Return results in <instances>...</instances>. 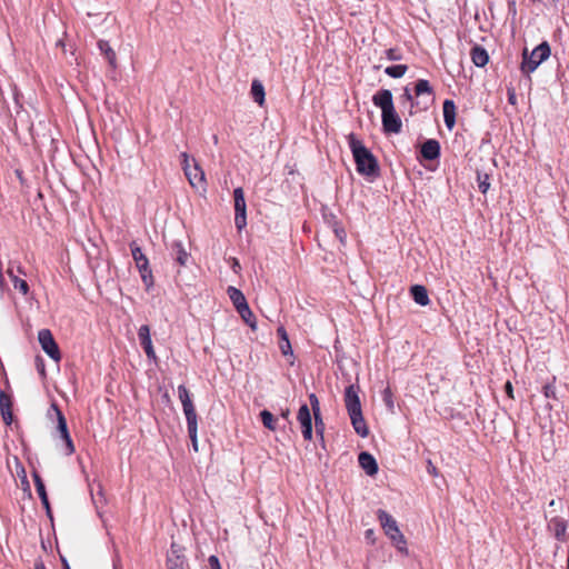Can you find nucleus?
<instances>
[{
	"mask_svg": "<svg viewBox=\"0 0 569 569\" xmlns=\"http://www.w3.org/2000/svg\"><path fill=\"white\" fill-rule=\"evenodd\" d=\"M356 169L359 174L368 178H377L380 173L379 162L376 156L357 138L355 133L347 136Z\"/></svg>",
	"mask_w": 569,
	"mask_h": 569,
	"instance_id": "nucleus-1",
	"label": "nucleus"
},
{
	"mask_svg": "<svg viewBox=\"0 0 569 569\" xmlns=\"http://www.w3.org/2000/svg\"><path fill=\"white\" fill-rule=\"evenodd\" d=\"M372 103L381 110L382 128L386 133H400L402 121L396 111L392 92L380 89L372 96Z\"/></svg>",
	"mask_w": 569,
	"mask_h": 569,
	"instance_id": "nucleus-2",
	"label": "nucleus"
},
{
	"mask_svg": "<svg viewBox=\"0 0 569 569\" xmlns=\"http://www.w3.org/2000/svg\"><path fill=\"white\" fill-rule=\"evenodd\" d=\"M178 397L182 405V410L187 420L188 435L192 443V449L198 452V415L191 400L190 392L184 385L178 387Z\"/></svg>",
	"mask_w": 569,
	"mask_h": 569,
	"instance_id": "nucleus-3",
	"label": "nucleus"
},
{
	"mask_svg": "<svg viewBox=\"0 0 569 569\" xmlns=\"http://www.w3.org/2000/svg\"><path fill=\"white\" fill-rule=\"evenodd\" d=\"M378 520L385 531V533L390 538L393 546L403 553H408L407 549V540L402 532L400 531L396 519L389 515L385 510H378L377 512Z\"/></svg>",
	"mask_w": 569,
	"mask_h": 569,
	"instance_id": "nucleus-4",
	"label": "nucleus"
},
{
	"mask_svg": "<svg viewBox=\"0 0 569 569\" xmlns=\"http://www.w3.org/2000/svg\"><path fill=\"white\" fill-rule=\"evenodd\" d=\"M550 46L547 41H543L537 46L530 54L528 53V50L525 49L522 52V62L520 67L521 71L527 74L533 72L540 63L550 57Z\"/></svg>",
	"mask_w": 569,
	"mask_h": 569,
	"instance_id": "nucleus-5",
	"label": "nucleus"
},
{
	"mask_svg": "<svg viewBox=\"0 0 569 569\" xmlns=\"http://www.w3.org/2000/svg\"><path fill=\"white\" fill-rule=\"evenodd\" d=\"M130 250L132 258L136 262V267L138 268L142 282L144 283L147 289H150L153 286V276L152 270L149 266L148 258L143 254L141 248L137 244L136 241L130 243Z\"/></svg>",
	"mask_w": 569,
	"mask_h": 569,
	"instance_id": "nucleus-6",
	"label": "nucleus"
},
{
	"mask_svg": "<svg viewBox=\"0 0 569 569\" xmlns=\"http://www.w3.org/2000/svg\"><path fill=\"white\" fill-rule=\"evenodd\" d=\"M182 157V168L184 171L186 177L189 180V183L193 188L206 190V178L204 172L200 168V166L193 160V166L191 167L189 163V156L188 153L183 152L181 154Z\"/></svg>",
	"mask_w": 569,
	"mask_h": 569,
	"instance_id": "nucleus-7",
	"label": "nucleus"
},
{
	"mask_svg": "<svg viewBox=\"0 0 569 569\" xmlns=\"http://www.w3.org/2000/svg\"><path fill=\"white\" fill-rule=\"evenodd\" d=\"M51 408L57 416V430L59 431L61 439L64 441V453L67 456H71L76 448L68 430L66 417L56 403H53Z\"/></svg>",
	"mask_w": 569,
	"mask_h": 569,
	"instance_id": "nucleus-8",
	"label": "nucleus"
},
{
	"mask_svg": "<svg viewBox=\"0 0 569 569\" xmlns=\"http://www.w3.org/2000/svg\"><path fill=\"white\" fill-rule=\"evenodd\" d=\"M38 340L42 350L54 361L61 360L59 347L49 329H41L38 332Z\"/></svg>",
	"mask_w": 569,
	"mask_h": 569,
	"instance_id": "nucleus-9",
	"label": "nucleus"
},
{
	"mask_svg": "<svg viewBox=\"0 0 569 569\" xmlns=\"http://www.w3.org/2000/svg\"><path fill=\"white\" fill-rule=\"evenodd\" d=\"M234 198V224L236 228L241 231L247 226L246 216V199L242 188H237L233 191Z\"/></svg>",
	"mask_w": 569,
	"mask_h": 569,
	"instance_id": "nucleus-10",
	"label": "nucleus"
},
{
	"mask_svg": "<svg viewBox=\"0 0 569 569\" xmlns=\"http://www.w3.org/2000/svg\"><path fill=\"white\" fill-rule=\"evenodd\" d=\"M297 420L300 423L303 439L307 441L312 440V419L308 405L303 403L297 415Z\"/></svg>",
	"mask_w": 569,
	"mask_h": 569,
	"instance_id": "nucleus-11",
	"label": "nucleus"
},
{
	"mask_svg": "<svg viewBox=\"0 0 569 569\" xmlns=\"http://www.w3.org/2000/svg\"><path fill=\"white\" fill-rule=\"evenodd\" d=\"M167 568L187 569V561L182 555V548L176 542H172L170 546V551L167 556Z\"/></svg>",
	"mask_w": 569,
	"mask_h": 569,
	"instance_id": "nucleus-12",
	"label": "nucleus"
},
{
	"mask_svg": "<svg viewBox=\"0 0 569 569\" xmlns=\"http://www.w3.org/2000/svg\"><path fill=\"white\" fill-rule=\"evenodd\" d=\"M567 527L568 521L565 518L558 516L552 517L547 523L548 531L551 532L553 537L561 542L567 540Z\"/></svg>",
	"mask_w": 569,
	"mask_h": 569,
	"instance_id": "nucleus-13",
	"label": "nucleus"
},
{
	"mask_svg": "<svg viewBox=\"0 0 569 569\" xmlns=\"http://www.w3.org/2000/svg\"><path fill=\"white\" fill-rule=\"evenodd\" d=\"M345 405L348 413L361 411V403L359 399V387L350 385L345 390Z\"/></svg>",
	"mask_w": 569,
	"mask_h": 569,
	"instance_id": "nucleus-14",
	"label": "nucleus"
},
{
	"mask_svg": "<svg viewBox=\"0 0 569 569\" xmlns=\"http://www.w3.org/2000/svg\"><path fill=\"white\" fill-rule=\"evenodd\" d=\"M138 337H139L140 345H141L142 349L144 350L147 357L149 359L154 360L157 357H156V351L153 349L151 337H150V327L147 325L141 326L138 331Z\"/></svg>",
	"mask_w": 569,
	"mask_h": 569,
	"instance_id": "nucleus-15",
	"label": "nucleus"
},
{
	"mask_svg": "<svg viewBox=\"0 0 569 569\" xmlns=\"http://www.w3.org/2000/svg\"><path fill=\"white\" fill-rule=\"evenodd\" d=\"M310 407L315 417L316 433L323 437L325 422L321 417L320 402L315 393L309 395Z\"/></svg>",
	"mask_w": 569,
	"mask_h": 569,
	"instance_id": "nucleus-16",
	"label": "nucleus"
},
{
	"mask_svg": "<svg viewBox=\"0 0 569 569\" xmlns=\"http://www.w3.org/2000/svg\"><path fill=\"white\" fill-rule=\"evenodd\" d=\"M421 156L426 160H435L440 157V143L436 139H428L420 149Z\"/></svg>",
	"mask_w": 569,
	"mask_h": 569,
	"instance_id": "nucleus-17",
	"label": "nucleus"
},
{
	"mask_svg": "<svg viewBox=\"0 0 569 569\" xmlns=\"http://www.w3.org/2000/svg\"><path fill=\"white\" fill-rule=\"evenodd\" d=\"M32 478H33V482H34V487H36L37 493H38V496H39V498L41 500V503L46 508L47 515L49 517H51L50 502H49V498H48V495H47V490H46L43 480L40 477V475L37 473V472L32 473Z\"/></svg>",
	"mask_w": 569,
	"mask_h": 569,
	"instance_id": "nucleus-18",
	"label": "nucleus"
},
{
	"mask_svg": "<svg viewBox=\"0 0 569 569\" xmlns=\"http://www.w3.org/2000/svg\"><path fill=\"white\" fill-rule=\"evenodd\" d=\"M358 462L367 475L375 476L378 472V463L371 453L366 451L360 452L358 456Z\"/></svg>",
	"mask_w": 569,
	"mask_h": 569,
	"instance_id": "nucleus-19",
	"label": "nucleus"
},
{
	"mask_svg": "<svg viewBox=\"0 0 569 569\" xmlns=\"http://www.w3.org/2000/svg\"><path fill=\"white\" fill-rule=\"evenodd\" d=\"M355 431L362 438L369 435V429L361 411L348 413Z\"/></svg>",
	"mask_w": 569,
	"mask_h": 569,
	"instance_id": "nucleus-20",
	"label": "nucleus"
},
{
	"mask_svg": "<svg viewBox=\"0 0 569 569\" xmlns=\"http://www.w3.org/2000/svg\"><path fill=\"white\" fill-rule=\"evenodd\" d=\"M277 335L279 337V349H280L281 353L284 357L289 356L290 358H292V360H290V363L293 365V352H292L291 343H290V340H289L286 329L283 327H279L277 329Z\"/></svg>",
	"mask_w": 569,
	"mask_h": 569,
	"instance_id": "nucleus-21",
	"label": "nucleus"
},
{
	"mask_svg": "<svg viewBox=\"0 0 569 569\" xmlns=\"http://www.w3.org/2000/svg\"><path fill=\"white\" fill-rule=\"evenodd\" d=\"M0 412L6 425L12 422V401L4 391L0 392Z\"/></svg>",
	"mask_w": 569,
	"mask_h": 569,
	"instance_id": "nucleus-22",
	"label": "nucleus"
},
{
	"mask_svg": "<svg viewBox=\"0 0 569 569\" xmlns=\"http://www.w3.org/2000/svg\"><path fill=\"white\" fill-rule=\"evenodd\" d=\"M445 124L452 130L456 124V104L452 100H445L442 106Z\"/></svg>",
	"mask_w": 569,
	"mask_h": 569,
	"instance_id": "nucleus-23",
	"label": "nucleus"
},
{
	"mask_svg": "<svg viewBox=\"0 0 569 569\" xmlns=\"http://www.w3.org/2000/svg\"><path fill=\"white\" fill-rule=\"evenodd\" d=\"M410 293L416 303L425 307L430 303L428 291L425 286L415 284L410 288Z\"/></svg>",
	"mask_w": 569,
	"mask_h": 569,
	"instance_id": "nucleus-24",
	"label": "nucleus"
},
{
	"mask_svg": "<svg viewBox=\"0 0 569 569\" xmlns=\"http://www.w3.org/2000/svg\"><path fill=\"white\" fill-rule=\"evenodd\" d=\"M470 57H471L472 62L477 67H485L489 61V56H488L487 50L478 44H476L471 48Z\"/></svg>",
	"mask_w": 569,
	"mask_h": 569,
	"instance_id": "nucleus-25",
	"label": "nucleus"
},
{
	"mask_svg": "<svg viewBox=\"0 0 569 569\" xmlns=\"http://www.w3.org/2000/svg\"><path fill=\"white\" fill-rule=\"evenodd\" d=\"M98 48H99L100 52L107 59V61L110 64V67L116 69L117 68V54H116L114 50L111 48L109 41H107V40H99L98 41Z\"/></svg>",
	"mask_w": 569,
	"mask_h": 569,
	"instance_id": "nucleus-26",
	"label": "nucleus"
},
{
	"mask_svg": "<svg viewBox=\"0 0 569 569\" xmlns=\"http://www.w3.org/2000/svg\"><path fill=\"white\" fill-rule=\"evenodd\" d=\"M227 293H228L230 300L232 301L237 311H239L242 308H244L246 306H248L244 295L236 287H232V286L228 287Z\"/></svg>",
	"mask_w": 569,
	"mask_h": 569,
	"instance_id": "nucleus-27",
	"label": "nucleus"
},
{
	"mask_svg": "<svg viewBox=\"0 0 569 569\" xmlns=\"http://www.w3.org/2000/svg\"><path fill=\"white\" fill-rule=\"evenodd\" d=\"M264 88L263 84L254 79L251 83V97L252 99L262 107L264 104Z\"/></svg>",
	"mask_w": 569,
	"mask_h": 569,
	"instance_id": "nucleus-28",
	"label": "nucleus"
},
{
	"mask_svg": "<svg viewBox=\"0 0 569 569\" xmlns=\"http://www.w3.org/2000/svg\"><path fill=\"white\" fill-rule=\"evenodd\" d=\"M423 94H427L430 98V100H432L433 89L428 80L419 79L415 86V96L420 97Z\"/></svg>",
	"mask_w": 569,
	"mask_h": 569,
	"instance_id": "nucleus-29",
	"label": "nucleus"
},
{
	"mask_svg": "<svg viewBox=\"0 0 569 569\" xmlns=\"http://www.w3.org/2000/svg\"><path fill=\"white\" fill-rule=\"evenodd\" d=\"M7 273L10 277L14 289L19 290L23 296L29 293V284L26 280L20 279L18 276L13 274L10 268L7 270Z\"/></svg>",
	"mask_w": 569,
	"mask_h": 569,
	"instance_id": "nucleus-30",
	"label": "nucleus"
},
{
	"mask_svg": "<svg viewBox=\"0 0 569 569\" xmlns=\"http://www.w3.org/2000/svg\"><path fill=\"white\" fill-rule=\"evenodd\" d=\"M260 418L262 425L271 430L274 431L277 429V418L269 411V410H262L260 412Z\"/></svg>",
	"mask_w": 569,
	"mask_h": 569,
	"instance_id": "nucleus-31",
	"label": "nucleus"
},
{
	"mask_svg": "<svg viewBox=\"0 0 569 569\" xmlns=\"http://www.w3.org/2000/svg\"><path fill=\"white\" fill-rule=\"evenodd\" d=\"M408 70V66L407 64H395V66H389L385 69V72L391 77V78H401L406 74Z\"/></svg>",
	"mask_w": 569,
	"mask_h": 569,
	"instance_id": "nucleus-32",
	"label": "nucleus"
},
{
	"mask_svg": "<svg viewBox=\"0 0 569 569\" xmlns=\"http://www.w3.org/2000/svg\"><path fill=\"white\" fill-rule=\"evenodd\" d=\"M238 313L247 325H249L252 329L256 328V317L251 311L249 305L239 310Z\"/></svg>",
	"mask_w": 569,
	"mask_h": 569,
	"instance_id": "nucleus-33",
	"label": "nucleus"
},
{
	"mask_svg": "<svg viewBox=\"0 0 569 569\" xmlns=\"http://www.w3.org/2000/svg\"><path fill=\"white\" fill-rule=\"evenodd\" d=\"M173 249L176 250V253H177L176 260L178 261V263L180 266H184L188 261L187 251L184 250V248L182 247L181 243H174Z\"/></svg>",
	"mask_w": 569,
	"mask_h": 569,
	"instance_id": "nucleus-34",
	"label": "nucleus"
},
{
	"mask_svg": "<svg viewBox=\"0 0 569 569\" xmlns=\"http://www.w3.org/2000/svg\"><path fill=\"white\" fill-rule=\"evenodd\" d=\"M332 230H333L336 237L340 240V242L343 243L347 238V233H346V230L342 227V224L335 220L332 222Z\"/></svg>",
	"mask_w": 569,
	"mask_h": 569,
	"instance_id": "nucleus-35",
	"label": "nucleus"
},
{
	"mask_svg": "<svg viewBox=\"0 0 569 569\" xmlns=\"http://www.w3.org/2000/svg\"><path fill=\"white\" fill-rule=\"evenodd\" d=\"M385 53H386V58L390 61H398V60H401V58H402L400 50H398L396 48H390V49L386 50Z\"/></svg>",
	"mask_w": 569,
	"mask_h": 569,
	"instance_id": "nucleus-36",
	"label": "nucleus"
},
{
	"mask_svg": "<svg viewBox=\"0 0 569 569\" xmlns=\"http://www.w3.org/2000/svg\"><path fill=\"white\" fill-rule=\"evenodd\" d=\"M382 398L387 407L390 409L393 408V400H392V391L389 387H387L382 392Z\"/></svg>",
	"mask_w": 569,
	"mask_h": 569,
	"instance_id": "nucleus-37",
	"label": "nucleus"
},
{
	"mask_svg": "<svg viewBox=\"0 0 569 569\" xmlns=\"http://www.w3.org/2000/svg\"><path fill=\"white\" fill-rule=\"evenodd\" d=\"M208 562L211 569H222L218 557L214 555L209 557Z\"/></svg>",
	"mask_w": 569,
	"mask_h": 569,
	"instance_id": "nucleus-38",
	"label": "nucleus"
},
{
	"mask_svg": "<svg viewBox=\"0 0 569 569\" xmlns=\"http://www.w3.org/2000/svg\"><path fill=\"white\" fill-rule=\"evenodd\" d=\"M543 395L547 397V398H550V397H553L555 396V389L552 386L550 385H547L543 387Z\"/></svg>",
	"mask_w": 569,
	"mask_h": 569,
	"instance_id": "nucleus-39",
	"label": "nucleus"
},
{
	"mask_svg": "<svg viewBox=\"0 0 569 569\" xmlns=\"http://www.w3.org/2000/svg\"><path fill=\"white\" fill-rule=\"evenodd\" d=\"M505 391L507 393V396L510 398V399H513V388H512V385L510 381H507L506 385H505Z\"/></svg>",
	"mask_w": 569,
	"mask_h": 569,
	"instance_id": "nucleus-40",
	"label": "nucleus"
},
{
	"mask_svg": "<svg viewBox=\"0 0 569 569\" xmlns=\"http://www.w3.org/2000/svg\"><path fill=\"white\" fill-rule=\"evenodd\" d=\"M488 177H486V179L483 181H480L479 182V190L482 192V193H486L489 189V182L487 181Z\"/></svg>",
	"mask_w": 569,
	"mask_h": 569,
	"instance_id": "nucleus-41",
	"label": "nucleus"
},
{
	"mask_svg": "<svg viewBox=\"0 0 569 569\" xmlns=\"http://www.w3.org/2000/svg\"><path fill=\"white\" fill-rule=\"evenodd\" d=\"M407 101H409L411 103V108L415 107V102H413V96L410 93V91L406 88L405 89V92H403V96H402Z\"/></svg>",
	"mask_w": 569,
	"mask_h": 569,
	"instance_id": "nucleus-42",
	"label": "nucleus"
},
{
	"mask_svg": "<svg viewBox=\"0 0 569 569\" xmlns=\"http://www.w3.org/2000/svg\"><path fill=\"white\" fill-rule=\"evenodd\" d=\"M428 472L432 476H437L438 475V470L437 468L431 463V461H429L428 463Z\"/></svg>",
	"mask_w": 569,
	"mask_h": 569,
	"instance_id": "nucleus-43",
	"label": "nucleus"
},
{
	"mask_svg": "<svg viewBox=\"0 0 569 569\" xmlns=\"http://www.w3.org/2000/svg\"><path fill=\"white\" fill-rule=\"evenodd\" d=\"M508 101L511 103V104H515L516 103V94L513 91H509L508 92Z\"/></svg>",
	"mask_w": 569,
	"mask_h": 569,
	"instance_id": "nucleus-44",
	"label": "nucleus"
},
{
	"mask_svg": "<svg viewBox=\"0 0 569 569\" xmlns=\"http://www.w3.org/2000/svg\"><path fill=\"white\" fill-rule=\"evenodd\" d=\"M34 569H47L42 561H37L34 563Z\"/></svg>",
	"mask_w": 569,
	"mask_h": 569,
	"instance_id": "nucleus-45",
	"label": "nucleus"
},
{
	"mask_svg": "<svg viewBox=\"0 0 569 569\" xmlns=\"http://www.w3.org/2000/svg\"><path fill=\"white\" fill-rule=\"evenodd\" d=\"M57 47H61L62 51L64 52V42L62 39L58 40L56 43Z\"/></svg>",
	"mask_w": 569,
	"mask_h": 569,
	"instance_id": "nucleus-46",
	"label": "nucleus"
},
{
	"mask_svg": "<svg viewBox=\"0 0 569 569\" xmlns=\"http://www.w3.org/2000/svg\"><path fill=\"white\" fill-rule=\"evenodd\" d=\"M281 415H282V417H283V418H286V419H287V418L289 417V415H290L289 409H287V410H284V411H282V413H281Z\"/></svg>",
	"mask_w": 569,
	"mask_h": 569,
	"instance_id": "nucleus-47",
	"label": "nucleus"
},
{
	"mask_svg": "<svg viewBox=\"0 0 569 569\" xmlns=\"http://www.w3.org/2000/svg\"><path fill=\"white\" fill-rule=\"evenodd\" d=\"M17 270L20 274H23V276L26 274V271L21 266H19Z\"/></svg>",
	"mask_w": 569,
	"mask_h": 569,
	"instance_id": "nucleus-48",
	"label": "nucleus"
},
{
	"mask_svg": "<svg viewBox=\"0 0 569 569\" xmlns=\"http://www.w3.org/2000/svg\"><path fill=\"white\" fill-rule=\"evenodd\" d=\"M236 267H240L239 261L237 259H233V268H236Z\"/></svg>",
	"mask_w": 569,
	"mask_h": 569,
	"instance_id": "nucleus-49",
	"label": "nucleus"
},
{
	"mask_svg": "<svg viewBox=\"0 0 569 569\" xmlns=\"http://www.w3.org/2000/svg\"><path fill=\"white\" fill-rule=\"evenodd\" d=\"M39 369H40L41 373H44V366L43 365L39 366Z\"/></svg>",
	"mask_w": 569,
	"mask_h": 569,
	"instance_id": "nucleus-50",
	"label": "nucleus"
},
{
	"mask_svg": "<svg viewBox=\"0 0 569 569\" xmlns=\"http://www.w3.org/2000/svg\"><path fill=\"white\" fill-rule=\"evenodd\" d=\"M39 369H40L41 373H44V366L43 365L39 366Z\"/></svg>",
	"mask_w": 569,
	"mask_h": 569,
	"instance_id": "nucleus-51",
	"label": "nucleus"
},
{
	"mask_svg": "<svg viewBox=\"0 0 569 569\" xmlns=\"http://www.w3.org/2000/svg\"><path fill=\"white\" fill-rule=\"evenodd\" d=\"M555 505H556V500H553V499H552V500L549 502V506H550V507H555Z\"/></svg>",
	"mask_w": 569,
	"mask_h": 569,
	"instance_id": "nucleus-52",
	"label": "nucleus"
},
{
	"mask_svg": "<svg viewBox=\"0 0 569 569\" xmlns=\"http://www.w3.org/2000/svg\"><path fill=\"white\" fill-rule=\"evenodd\" d=\"M366 533L368 537H371L372 530H368Z\"/></svg>",
	"mask_w": 569,
	"mask_h": 569,
	"instance_id": "nucleus-53",
	"label": "nucleus"
},
{
	"mask_svg": "<svg viewBox=\"0 0 569 569\" xmlns=\"http://www.w3.org/2000/svg\"><path fill=\"white\" fill-rule=\"evenodd\" d=\"M366 533L368 537H371L372 530H368Z\"/></svg>",
	"mask_w": 569,
	"mask_h": 569,
	"instance_id": "nucleus-54",
	"label": "nucleus"
},
{
	"mask_svg": "<svg viewBox=\"0 0 569 569\" xmlns=\"http://www.w3.org/2000/svg\"><path fill=\"white\" fill-rule=\"evenodd\" d=\"M567 569H569V555H568V558H567Z\"/></svg>",
	"mask_w": 569,
	"mask_h": 569,
	"instance_id": "nucleus-55",
	"label": "nucleus"
},
{
	"mask_svg": "<svg viewBox=\"0 0 569 569\" xmlns=\"http://www.w3.org/2000/svg\"><path fill=\"white\" fill-rule=\"evenodd\" d=\"M66 569H70V567L68 565H66Z\"/></svg>",
	"mask_w": 569,
	"mask_h": 569,
	"instance_id": "nucleus-56",
	"label": "nucleus"
}]
</instances>
